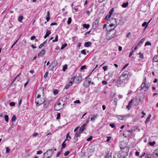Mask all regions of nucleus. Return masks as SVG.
<instances>
[{
	"label": "nucleus",
	"instance_id": "40",
	"mask_svg": "<svg viewBox=\"0 0 158 158\" xmlns=\"http://www.w3.org/2000/svg\"><path fill=\"white\" fill-rule=\"evenodd\" d=\"M16 117L15 115H14L12 116L11 118L12 122L16 120Z\"/></svg>",
	"mask_w": 158,
	"mask_h": 158
},
{
	"label": "nucleus",
	"instance_id": "28",
	"mask_svg": "<svg viewBox=\"0 0 158 158\" xmlns=\"http://www.w3.org/2000/svg\"><path fill=\"white\" fill-rule=\"evenodd\" d=\"M47 17L46 18V19L47 20V22H48L49 21L50 19V14L49 11H48L47 12Z\"/></svg>",
	"mask_w": 158,
	"mask_h": 158
},
{
	"label": "nucleus",
	"instance_id": "58",
	"mask_svg": "<svg viewBox=\"0 0 158 158\" xmlns=\"http://www.w3.org/2000/svg\"><path fill=\"white\" fill-rule=\"evenodd\" d=\"M128 65V64H125L124 65V66H123V68H122V70H123L124 69H125L126 67H127V66Z\"/></svg>",
	"mask_w": 158,
	"mask_h": 158
},
{
	"label": "nucleus",
	"instance_id": "41",
	"mask_svg": "<svg viewBox=\"0 0 158 158\" xmlns=\"http://www.w3.org/2000/svg\"><path fill=\"white\" fill-rule=\"evenodd\" d=\"M110 21L111 22H114L115 23H116V19L114 18H111L110 19Z\"/></svg>",
	"mask_w": 158,
	"mask_h": 158
},
{
	"label": "nucleus",
	"instance_id": "52",
	"mask_svg": "<svg viewBox=\"0 0 158 158\" xmlns=\"http://www.w3.org/2000/svg\"><path fill=\"white\" fill-rule=\"evenodd\" d=\"M89 118H88L86 120L85 123L84 124H86V125L87 124H88L89 123Z\"/></svg>",
	"mask_w": 158,
	"mask_h": 158
},
{
	"label": "nucleus",
	"instance_id": "18",
	"mask_svg": "<svg viewBox=\"0 0 158 158\" xmlns=\"http://www.w3.org/2000/svg\"><path fill=\"white\" fill-rule=\"evenodd\" d=\"M91 83V81H85V82H84L83 83V85L85 87H87Z\"/></svg>",
	"mask_w": 158,
	"mask_h": 158
},
{
	"label": "nucleus",
	"instance_id": "44",
	"mask_svg": "<svg viewBox=\"0 0 158 158\" xmlns=\"http://www.w3.org/2000/svg\"><path fill=\"white\" fill-rule=\"evenodd\" d=\"M60 113H58L57 114V116L56 118L57 119H59L60 118Z\"/></svg>",
	"mask_w": 158,
	"mask_h": 158
},
{
	"label": "nucleus",
	"instance_id": "43",
	"mask_svg": "<svg viewBox=\"0 0 158 158\" xmlns=\"http://www.w3.org/2000/svg\"><path fill=\"white\" fill-rule=\"evenodd\" d=\"M114 8H112L109 12V15H112V13H113V11H114Z\"/></svg>",
	"mask_w": 158,
	"mask_h": 158
},
{
	"label": "nucleus",
	"instance_id": "37",
	"mask_svg": "<svg viewBox=\"0 0 158 158\" xmlns=\"http://www.w3.org/2000/svg\"><path fill=\"white\" fill-rule=\"evenodd\" d=\"M4 118H5V121L7 122H8V116L7 115H6L4 116Z\"/></svg>",
	"mask_w": 158,
	"mask_h": 158
},
{
	"label": "nucleus",
	"instance_id": "22",
	"mask_svg": "<svg viewBox=\"0 0 158 158\" xmlns=\"http://www.w3.org/2000/svg\"><path fill=\"white\" fill-rule=\"evenodd\" d=\"M91 43L90 42H86L85 43L84 46L86 47H89L91 46Z\"/></svg>",
	"mask_w": 158,
	"mask_h": 158
},
{
	"label": "nucleus",
	"instance_id": "47",
	"mask_svg": "<svg viewBox=\"0 0 158 158\" xmlns=\"http://www.w3.org/2000/svg\"><path fill=\"white\" fill-rule=\"evenodd\" d=\"M111 15H107L105 17V19H106V20H107L108 19H109L110 18V17L111 16Z\"/></svg>",
	"mask_w": 158,
	"mask_h": 158
},
{
	"label": "nucleus",
	"instance_id": "45",
	"mask_svg": "<svg viewBox=\"0 0 158 158\" xmlns=\"http://www.w3.org/2000/svg\"><path fill=\"white\" fill-rule=\"evenodd\" d=\"M10 149L8 147H6V153H9L10 152Z\"/></svg>",
	"mask_w": 158,
	"mask_h": 158
},
{
	"label": "nucleus",
	"instance_id": "16",
	"mask_svg": "<svg viewBox=\"0 0 158 158\" xmlns=\"http://www.w3.org/2000/svg\"><path fill=\"white\" fill-rule=\"evenodd\" d=\"M46 52L45 50L44 49H42L41 52H40L38 54V56L39 57H41L44 55Z\"/></svg>",
	"mask_w": 158,
	"mask_h": 158
},
{
	"label": "nucleus",
	"instance_id": "25",
	"mask_svg": "<svg viewBox=\"0 0 158 158\" xmlns=\"http://www.w3.org/2000/svg\"><path fill=\"white\" fill-rule=\"evenodd\" d=\"M114 25H115L114 24L111 23V24H110L108 27H106L107 31H108V30L109 29H110V27H112L114 26Z\"/></svg>",
	"mask_w": 158,
	"mask_h": 158
},
{
	"label": "nucleus",
	"instance_id": "38",
	"mask_svg": "<svg viewBox=\"0 0 158 158\" xmlns=\"http://www.w3.org/2000/svg\"><path fill=\"white\" fill-rule=\"evenodd\" d=\"M124 116H123L122 115H118V118L120 120H123L124 118Z\"/></svg>",
	"mask_w": 158,
	"mask_h": 158
},
{
	"label": "nucleus",
	"instance_id": "50",
	"mask_svg": "<svg viewBox=\"0 0 158 158\" xmlns=\"http://www.w3.org/2000/svg\"><path fill=\"white\" fill-rule=\"evenodd\" d=\"M62 150H61V151H60L58 152V153L56 154V157L59 156L60 155V154L62 152Z\"/></svg>",
	"mask_w": 158,
	"mask_h": 158
},
{
	"label": "nucleus",
	"instance_id": "31",
	"mask_svg": "<svg viewBox=\"0 0 158 158\" xmlns=\"http://www.w3.org/2000/svg\"><path fill=\"white\" fill-rule=\"evenodd\" d=\"M23 16L22 15H20L19 17L18 20L19 22H21L22 20L23 19Z\"/></svg>",
	"mask_w": 158,
	"mask_h": 158
},
{
	"label": "nucleus",
	"instance_id": "15",
	"mask_svg": "<svg viewBox=\"0 0 158 158\" xmlns=\"http://www.w3.org/2000/svg\"><path fill=\"white\" fill-rule=\"evenodd\" d=\"M93 5H94L93 4H91L90 5V6H89V8L90 9V11L88 10L86 12V14L88 15H89L90 12H92V10H93L92 7H93Z\"/></svg>",
	"mask_w": 158,
	"mask_h": 158
},
{
	"label": "nucleus",
	"instance_id": "61",
	"mask_svg": "<svg viewBox=\"0 0 158 158\" xmlns=\"http://www.w3.org/2000/svg\"><path fill=\"white\" fill-rule=\"evenodd\" d=\"M43 152L42 150H40L37 152V154L38 155H40Z\"/></svg>",
	"mask_w": 158,
	"mask_h": 158
},
{
	"label": "nucleus",
	"instance_id": "9",
	"mask_svg": "<svg viewBox=\"0 0 158 158\" xmlns=\"http://www.w3.org/2000/svg\"><path fill=\"white\" fill-rule=\"evenodd\" d=\"M119 79L124 83L125 84L127 82L128 78L126 77H124L122 76H120L119 77Z\"/></svg>",
	"mask_w": 158,
	"mask_h": 158
},
{
	"label": "nucleus",
	"instance_id": "7",
	"mask_svg": "<svg viewBox=\"0 0 158 158\" xmlns=\"http://www.w3.org/2000/svg\"><path fill=\"white\" fill-rule=\"evenodd\" d=\"M76 81V83H79L82 80V76L80 75L77 76L75 77H73L71 78V80L73 81H74V80Z\"/></svg>",
	"mask_w": 158,
	"mask_h": 158
},
{
	"label": "nucleus",
	"instance_id": "39",
	"mask_svg": "<svg viewBox=\"0 0 158 158\" xmlns=\"http://www.w3.org/2000/svg\"><path fill=\"white\" fill-rule=\"evenodd\" d=\"M78 39V38L77 37L75 36L73 37L72 40H73V42L77 41Z\"/></svg>",
	"mask_w": 158,
	"mask_h": 158
},
{
	"label": "nucleus",
	"instance_id": "62",
	"mask_svg": "<svg viewBox=\"0 0 158 158\" xmlns=\"http://www.w3.org/2000/svg\"><path fill=\"white\" fill-rule=\"evenodd\" d=\"M110 126L112 128H114L115 126V125L114 124L112 123L110 124Z\"/></svg>",
	"mask_w": 158,
	"mask_h": 158
},
{
	"label": "nucleus",
	"instance_id": "46",
	"mask_svg": "<svg viewBox=\"0 0 158 158\" xmlns=\"http://www.w3.org/2000/svg\"><path fill=\"white\" fill-rule=\"evenodd\" d=\"M93 137L92 136H90L89 138H87L86 139L87 141H89L92 140Z\"/></svg>",
	"mask_w": 158,
	"mask_h": 158
},
{
	"label": "nucleus",
	"instance_id": "23",
	"mask_svg": "<svg viewBox=\"0 0 158 158\" xmlns=\"http://www.w3.org/2000/svg\"><path fill=\"white\" fill-rule=\"evenodd\" d=\"M153 155L154 157H156L158 156V149L154 151L153 152Z\"/></svg>",
	"mask_w": 158,
	"mask_h": 158
},
{
	"label": "nucleus",
	"instance_id": "49",
	"mask_svg": "<svg viewBox=\"0 0 158 158\" xmlns=\"http://www.w3.org/2000/svg\"><path fill=\"white\" fill-rule=\"evenodd\" d=\"M148 24V23H147L146 22H145L142 24V26L143 27H144L145 26V27H146L147 26Z\"/></svg>",
	"mask_w": 158,
	"mask_h": 158
},
{
	"label": "nucleus",
	"instance_id": "10",
	"mask_svg": "<svg viewBox=\"0 0 158 158\" xmlns=\"http://www.w3.org/2000/svg\"><path fill=\"white\" fill-rule=\"evenodd\" d=\"M86 124H83L80 128L79 132L82 133L83 131L86 130Z\"/></svg>",
	"mask_w": 158,
	"mask_h": 158
},
{
	"label": "nucleus",
	"instance_id": "57",
	"mask_svg": "<svg viewBox=\"0 0 158 158\" xmlns=\"http://www.w3.org/2000/svg\"><path fill=\"white\" fill-rule=\"evenodd\" d=\"M86 66L85 65H83L81 67V70H82L86 68Z\"/></svg>",
	"mask_w": 158,
	"mask_h": 158
},
{
	"label": "nucleus",
	"instance_id": "48",
	"mask_svg": "<svg viewBox=\"0 0 158 158\" xmlns=\"http://www.w3.org/2000/svg\"><path fill=\"white\" fill-rule=\"evenodd\" d=\"M139 57L142 59L143 58V55L141 53V52H139Z\"/></svg>",
	"mask_w": 158,
	"mask_h": 158
},
{
	"label": "nucleus",
	"instance_id": "26",
	"mask_svg": "<svg viewBox=\"0 0 158 158\" xmlns=\"http://www.w3.org/2000/svg\"><path fill=\"white\" fill-rule=\"evenodd\" d=\"M71 137L69 136V132H68V133L66 135V139L65 140V141H66V140L69 141Z\"/></svg>",
	"mask_w": 158,
	"mask_h": 158
},
{
	"label": "nucleus",
	"instance_id": "20",
	"mask_svg": "<svg viewBox=\"0 0 158 158\" xmlns=\"http://www.w3.org/2000/svg\"><path fill=\"white\" fill-rule=\"evenodd\" d=\"M132 132V131L131 130H127L126 131L124 132L123 133V136H125V134H127V132H128V134H127V136H130L131 135V133Z\"/></svg>",
	"mask_w": 158,
	"mask_h": 158
},
{
	"label": "nucleus",
	"instance_id": "13",
	"mask_svg": "<svg viewBox=\"0 0 158 158\" xmlns=\"http://www.w3.org/2000/svg\"><path fill=\"white\" fill-rule=\"evenodd\" d=\"M61 104V103L58 102L55 105V107L54 108L55 110H59L60 109H61L62 107V106L58 107V106H60Z\"/></svg>",
	"mask_w": 158,
	"mask_h": 158
},
{
	"label": "nucleus",
	"instance_id": "11",
	"mask_svg": "<svg viewBox=\"0 0 158 158\" xmlns=\"http://www.w3.org/2000/svg\"><path fill=\"white\" fill-rule=\"evenodd\" d=\"M80 132H77L75 134L74 137V142H76L77 141V137L80 136Z\"/></svg>",
	"mask_w": 158,
	"mask_h": 158
},
{
	"label": "nucleus",
	"instance_id": "2",
	"mask_svg": "<svg viewBox=\"0 0 158 158\" xmlns=\"http://www.w3.org/2000/svg\"><path fill=\"white\" fill-rule=\"evenodd\" d=\"M140 101L139 98H135L132 99L129 102L128 105L127 106V109L129 110L132 105L136 106Z\"/></svg>",
	"mask_w": 158,
	"mask_h": 158
},
{
	"label": "nucleus",
	"instance_id": "32",
	"mask_svg": "<svg viewBox=\"0 0 158 158\" xmlns=\"http://www.w3.org/2000/svg\"><path fill=\"white\" fill-rule=\"evenodd\" d=\"M156 142L155 141H153L152 142H149V145H150L151 146H153L154 144H156Z\"/></svg>",
	"mask_w": 158,
	"mask_h": 158
},
{
	"label": "nucleus",
	"instance_id": "3",
	"mask_svg": "<svg viewBox=\"0 0 158 158\" xmlns=\"http://www.w3.org/2000/svg\"><path fill=\"white\" fill-rule=\"evenodd\" d=\"M115 27L114 28L110 29L107 31L108 33L106 35V38L107 40H111L115 35L116 31L114 29Z\"/></svg>",
	"mask_w": 158,
	"mask_h": 158
},
{
	"label": "nucleus",
	"instance_id": "55",
	"mask_svg": "<svg viewBox=\"0 0 158 158\" xmlns=\"http://www.w3.org/2000/svg\"><path fill=\"white\" fill-rule=\"evenodd\" d=\"M69 151H67L64 153V155L65 156H67L69 154Z\"/></svg>",
	"mask_w": 158,
	"mask_h": 158
},
{
	"label": "nucleus",
	"instance_id": "59",
	"mask_svg": "<svg viewBox=\"0 0 158 158\" xmlns=\"http://www.w3.org/2000/svg\"><path fill=\"white\" fill-rule=\"evenodd\" d=\"M134 50H132L130 53V54L129 55V57H131V56L132 55L133 53Z\"/></svg>",
	"mask_w": 158,
	"mask_h": 158
},
{
	"label": "nucleus",
	"instance_id": "60",
	"mask_svg": "<svg viewBox=\"0 0 158 158\" xmlns=\"http://www.w3.org/2000/svg\"><path fill=\"white\" fill-rule=\"evenodd\" d=\"M9 104L10 106H14L15 105V103L13 102H10Z\"/></svg>",
	"mask_w": 158,
	"mask_h": 158
},
{
	"label": "nucleus",
	"instance_id": "5",
	"mask_svg": "<svg viewBox=\"0 0 158 158\" xmlns=\"http://www.w3.org/2000/svg\"><path fill=\"white\" fill-rule=\"evenodd\" d=\"M53 153V150L51 149L47 150L46 152L44 154V158H50Z\"/></svg>",
	"mask_w": 158,
	"mask_h": 158
},
{
	"label": "nucleus",
	"instance_id": "27",
	"mask_svg": "<svg viewBox=\"0 0 158 158\" xmlns=\"http://www.w3.org/2000/svg\"><path fill=\"white\" fill-rule=\"evenodd\" d=\"M153 60L154 62H158V55L155 56Z\"/></svg>",
	"mask_w": 158,
	"mask_h": 158
},
{
	"label": "nucleus",
	"instance_id": "14",
	"mask_svg": "<svg viewBox=\"0 0 158 158\" xmlns=\"http://www.w3.org/2000/svg\"><path fill=\"white\" fill-rule=\"evenodd\" d=\"M129 75V73L127 71L124 72L120 76L129 78L128 76Z\"/></svg>",
	"mask_w": 158,
	"mask_h": 158
},
{
	"label": "nucleus",
	"instance_id": "29",
	"mask_svg": "<svg viewBox=\"0 0 158 158\" xmlns=\"http://www.w3.org/2000/svg\"><path fill=\"white\" fill-rule=\"evenodd\" d=\"M145 41V39L144 38L142 39L137 44V45L139 46L140 44H142Z\"/></svg>",
	"mask_w": 158,
	"mask_h": 158
},
{
	"label": "nucleus",
	"instance_id": "21",
	"mask_svg": "<svg viewBox=\"0 0 158 158\" xmlns=\"http://www.w3.org/2000/svg\"><path fill=\"white\" fill-rule=\"evenodd\" d=\"M51 32L50 30H47L46 32L45 35L44 36V38L46 39L47 37L49 36V35L51 34Z\"/></svg>",
	"mask_w": 158,
	"mask_h": 158
},
{
	"label": "nucleus",
	"instance_id": "1",
	"mask_svg": "<svg viewBox=\"0 0 158 158\" xmlns=\"http://www.w3.org/2000/svg\"><path fill=\"white\" fill-rule=\"evenodd\" d=\"M39 92L40 94H38L35 98V103L37 106H39L40 105L42 104L45 101V99L44 98H40L41 95L40 93H42L43 96H44V89H40L37 91V93Z\"/></svg>",
	"mask_w": 158,
	"mask_h": 158
},
{
	"label": "nucleus",
	"instance_id": "30",
	"mask_svg": "<svg viewBox=\"0 0 158 158\" xmlns=\"http://www.w3.org/2000/svg\"><path fill=\"white\" fill-rule=\"evenodd\" d=\"M65 140L64 141L62 144L61 150L64 148L66 146V144L65 143Z\"/></svg>",
	"mask_w": 158,
	"mask_h": 158
},
{
	"label": "nucleus",
	"instance_id": "6",
	"mask_svg": "<svg viewBox=\"0 0 158 158\" xmlns=\"http://www.w3.org/2000/svg\"><path fill=\"white\" fill-rule=\"evenodd\" d=\"M121 150L120 151V153L122 154L123 157H124L127 155L129 151V148L127 147H125L123 148H121Z\"/></svg>",
	"mask_w": 158,
	"mask_h": 158
},
{
	"label": "nucleus",
	"instance_id": "64",
	"mask_svg": "<svg viewBox=\"0 0 158 158\" xmlns=\"http://www.w3.org/2000/svg\"><path fill=\"white\" fill-rule=\"evenodd\" d=\"M74 103H78V104H79L80 103V101L79 100H76L74 102Z\"/></svg>",
	"mask_w": 158,
	"mask_h": 158
},
{
	"label": "nucleus",
	"instance_id": "8",
	"mask_svg": "<svg viewBox=\"0 0 158 158\" xmlns=\"http://www.w3.org/2000/svg\"><path fill=\"white\" fill-rule=\"evenodd\" d=\"M115 84L118 87L123 86L125 85V84L123 81H121L119 79L115 82Z\"/></svg>",
	"mask_w": 158,
	"mask_h": 158
},
{
	"label": "nucleus",
	"instance_id": "36",
	"mask_svg": "<svg viewBox=\"0 0 158 158\" xmlns=\"http://www.w3.org/2000/svg\"><path fill=\"white\" fill-rule=\"evenodd\" d=\"M72 19L71 17H69L68 18V20L67 23L68 25H69L71 23Z\"/></svg>",
	"mask_w": 158,
	"mask_h": 158
},
{
	"label": "nucleus",
	"instance_id": "63",
	"mask_svg": "<svg viewBox=\"0 0 158 158\" xmlns=\"http://www.w3.org/2000/svg\"><path fill=\"white\" fill-rule=\"evenodd\" d=\"M44 45L43 43H42L40 45H39V48H41Z\"/></svg>",
	"mask_w": 158,
	"mask_h": 158
},
{
	"label": "nucleus",
	"instance_id": "56",
	"mask_svg": "<svg viewBox=\"0 0 158 158\" xmlns=\"http://www.w3.org/2000/svg\"><path fill=\"white\" fill-rule=\"evenodd\" d=\"M107 142H109L111 139V137L110 136H107Z\"/></svg>",
	"mask_w": 158,
	"mask_h": 158
},
{
	"label": "nucleus",
	"instance_id": "12",
	"mask_svg": "<svg viewBox=\"0 0 158 158\" xmlns=\"http://www.w3.org/2000/svg\"><path fill=\"white\" fill-rule=\"evenodd\" d=\"M98 114H93L92 115L91 117L90 118V121L92 122H94L96 118L98 117Z\"/></svg>",
	"mask_w": 158,
	"mask_h": 158
},
{
	"label": "nucleus",
	"instance_id": "53",
	"mask_svg": "<svg viewBox=\"0 0 158 158\" xmlns=\"http://www.w3.org/2000/svg\"><path fill=\"white\" fill-rule=\"evenodd\" d=\"M81 53L85 55L86 54V52L85 50H83L81 51Z\"/></svg>",
	"mask_w": 158,
	"mask_h": 158
},
{
	"label": "nucleus",
	"instance_id": "33",
	"mask_svg": "<svg viewBox=\"0 0 158 158\" xmlns=\"http://www.w3.org/2000/svg\"><path fill=\"white\" fill-rule=\"evenodd\" d=\"M67 46V44L66 43H64L62 44L61 47L60 49H63L65 47H66Z\"/></svg>",
	"mask_w": 158,
	"mask_h": 158
},
{
	"label": "nucleus",
	"instance_id": "34",
	"mask_svg": "<svg viewBox=\"0 0 158 158\" xmlns=\"http://www.w3.org/2000/svg\"><path fill=\"white\" fill-rule=\"evenodd\" d=\"M128 5V2H127L125 3H124L123 4L122 6L123 7H127Z\"/></svg>",
	"mask_w": 158,
	"mask_h": 158
},
{
	"label": "nucleus",
	"instance_id": "35",
	"mask_svg": "<svg viewBox=\"0 0 158 158\" xmlns=\"http://www.w3.org/2000/svg\"><path fill=\"white\" fill-rule=\"evenodd\" d=\"M89 25L88 24H84L83 25V27L86 29L89 28Z\"/></svg>",
	"mask_w": 158,
	"mask_h": 158
},
{
	"label": "nucleus",
	"instance_id": "42",
	"mask_svg": "<svg viewBox=\"0 0 158 158\" xmlns=\"http://www.w3.org/2000/svg\"><path fill=\"white\" fill-rule=\"evenodd\" d=\"M67 65H65L63 66V70L64 71H65V70L67 69Z\"/></svg>",
	"mask_w": 158,
	"mask_h": 158
},
{
	"label": "nucleus",
	"instance_id": "19",
	"mask_svg": "<svg viewBox=\"0 0 158 158\" xmlns=\"http://www.w3.org/2000/svg\"><path fill=\"white\" fill-rule=\"evenodd\" d=\"M73 81L70 79L69 83L65 87L64 89H68L70 86L72 85Z\"/></svg>",
	"mask_w": 158,
	"mask_h": 158
},
{
	"label": "nucleus",
	"instance_id": "24",
	"mask_svg": "<svg viewBox=\"0 0 158 158\" xmlns=\"http://www.w3.org/2000/svg\"><path fill=\"white\" fill-rule=\"evenodd\" d=\"M49 102L48 101L46 102L43 105V108H46L49 105Z\"/></svg>",
	"mask_w": 158,
	"mask_h": 158
},
{
	"label": "nucleus",
	"instance_id": "17",
	"mask_svg": "<svg viewBox=\"0 0 158 158\" xmlns=\"http://www.w3.org/2000/svg\"><path fill=\"white\" fill-rule=\"evenodd\" d=\"M99 24L98 21V19L95 20L94 22L93 27L94 28H96L97 26Z\"/></svg>",
	"mask_w": 158,
	"mask_h": 158
},
{
	"label": "nucleus",
	"instance_id": "51",
	"mask_svg": "<svg viewBox=\"0 0 158 158\" xmlns=\"http://www.w3.org/2000/svg\"><path fill=\"white\" fill-rule=\"evenodd\" d=\"M108 66H106L103 67L102 69L104 71H106L108 69Z\"/></svg>",
	"mask_w": 158,
	"mask_h": 158
},
{
	"label": "nucleus",
	"instance_id": "4",
	"mask_svg": "<svg viewBox=\"0 0 158 158\" xmlns=\"http://www.w3.org/2000/svg\"><path fill=\"white\" fill-rule=\"evenodd\" d=\"M146 72L145 74H144V80L143 82V83L141 84V86L140 87H139L138 89V90H143L144 91H147L148 89V84L146 83V75L147 73L146 72H147V70L146 71H145Z\"/></svg>",
	"mask_w": 158,
	"mask_h": 158
},
{
	"label": "nucleus",
	"instance_id": "54",
	"mask_svg": "<svg viewBox=\"0 0 158 158\" xmlns=\"http://www.w3.org/2000/svg\"><path fill=\"white\" fill-rule=\"evenodd\" d=\"M48 74V72H46L44 74V77L45 78L47 77Z\"/></svg>",
	"mask_w": 158,
	"mask_h": 158
}]
</instances>
